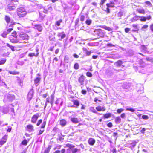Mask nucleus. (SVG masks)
I'll use <instances>...</instances> for the list:
<instances>
[{
    "instance_id": "nucleus-4",
    "label": "nucleus",
    "mask_w": 153,
    "mask_h": 153,
    "mask_svg": "<svg viewBox=\"0 0 153 153\" xmlns=\"http://www.w3.org/2000/svg\"><path fill=\"white\" fill-rule=\"evenodd\" d=\"M19 37L21 40H28L29 38L27 34L24 33H21Z\"/></svg>"
},
{
    "instance_id": "nucleus-52",
    "label": "nucleus",
    "mask_w": 153,
    "mask_h": 153,
    "mask_svg": "<svg viewBox=\"0 0 153 153\" xmlns=\"http://www.w3.org/2000/svg\"><path fill=\"white\" fill-rule=\"evenodd\" d=\"M85 17L83 15H82L80 16V20L81 21L83 22L84 21Z\"/></svg>"
},
{
    "instance_id": "nucleus-36",
    "label": "nucleus",
    "mask_w": 153,
    "mask_h": 153,
    "mask_svg": "<svg viewBox=\"0 0 153 153\" xmlns=\"http://www.w3.org/2000/svg\"><path fill=\"white\" fill-rule=\"evenodd\" d=\"M72 101L74 103V104L75 105H79V102L77 100H73Z\"/></svg>"
},
{
    "instance_id": "nucleus-47",
    "label": "nucleus",
    "mask_w": 153,
    "mask_h": 153,
    "mask_svg": "<svg viewBox=\"0 0 153 153\" xmlns=\"http://www.w3.org/2000/svg\"><path fill=\"white\" fill-rule=\"evenodd\" d=\"M78 149L77 148L72 149H71V152L73 153H75L77 152Z\"/></svg>"
},
{
    "instance_id": "nucleus-48",
    "label": "nucleus",
    "mask_w": 153,
    "mask_h": 153,
    "mask_svg": "<svg viewBox=\"0 0 153 153\" xmlns=\"http://www.w3.org/2000/svg\"><path fill=\"white\" fill-rule=\"evenodd\" d=\"M117 15L118 17H120V18H121V16L123 15V13L122 12H119L118 13ZM120 19V18H119V19Z\"/></svg>"
},
{
    "instance_id": "nucleus-14",
    "label": "nucleus",
    "mask_w": 153,
    "mask_h": 153,
    "mask_svg": "<svg viewBox=\"0 0 153 153\" xmlns=\"http://www.w3.org/2000/svg\"><path fill=\"white\" fill-rule=\"evenodd\" d=\"M78 81L81 84V85L83 84L84 81V78L83 76H82L79 78Z\"/></svg>"
},
{
    "instance_id": "nucleus-1",
    "label": "nucleus",
    "mask_w": 153,
    "mask_h": 153,
    "mask_svg": "<svg viewBox=\"0 0 153 153\" xmlns=\"http://www.w3.org/2000/svg\"><path fill=\"white\" fill-rule=\"evenodd\" d=\"M17 15L19 18L23 17L27 14V12L25 8L21 7L17 8L16 9Z\"/></svg>"
},
{
    "instance_id": "nucleus-17",
    "label": "nucleus",
    "mask_w": 153,
    "mask_h": 153,
    "mask_svg": "<svg viewBox=\"0 0 153 153\" xmlns=\"http://www.w3.org/2000/svg\"><path fill=\"white\" fill-rule=\"evenodd\" d=\"M36 51L37 52V53L36 54H35V53H30L29 54L28 56L30 57H33V56H37L39 54V53L38 52L39 50L38 49H36Z\"/></svg>"
},
{
    "instance_id": "nucleus-5",
    "label": "nucleus",
    "mask_w": 153,
    "mask_h": 153,
    "mask_svg": "<svg viewBox=\"0 0 153 153\" xmlns=\"http://www.w3.org/2000/svg\"><path fill=\"white\" fill-rule=\"evenodd\" d=\"M7 101L9 102H11L15 99L14 95L13 94H8L7 97Z\"/></svg>"
},
{
    "instance_id": "nucleus-23",
    "label": "nucleus",
    "mask_w": 153,
    "mask_h": 153,
    "mask_svg": "<svg viewBox=\"0 0 153 153\" xmlns=\"http://www.w3.org/2000/svg\"><path fill=\"white\" fill-rule=\"evenodd\" d=\"M106 6H107V8H106V11H107V13H110V9H109L108 8L110 7H113V6H110V4L108 3L106 4Z\"/></svg>"
},
{
    "instance_id": "nucleus-42",
    "label": "nucleus",
    "mask_w": 153,
    "mask_h": 153,
    "mask_svg": "<svg viewBox=\"0 0 153 153\" xmlns=\"http://www.w3.org/2000/svg\"><path fill=\"white\" fill-rule=\"evenodd\" d=\"M51 147L50 146L48 147L45 151L44 153H49Z\"/></svg>"
},
{
    "instance_id": "nucleus-25",
    "label": "nucleus",
    "mask_w": 153,
    "mask_h": 153,
    "mask_svg": "<svg viewBox=\"0 0 153 153\" xmlns=\"http://www.w3.org/2000/svg\"><path fill=\"white\" fill-rule=\"evenodd\" d=\"M66 146L67 147H69V149H71L75 147V146L73 144L70 143H67L66 144Z\"/></svg>"
},
{
    "instance_id": "nucleus-21",
    "label": "nucleus",
    "mask_w": 153,
    "mask_h": 153,
    "mask_svg": "<svg viewBox=\"0 0 153 153\" xmlns=\"http://www.w3.org/2000/svg\"><path fill=\"white\" fill-rule=\"evenodd\" d=\"M60 123L62 126H64L66 125V120L64 119H62L60 121Z\"/></svg>"
},
{
    "instance_id": "nucleus-30",
    "label": "nucleus",
    "mask_w": 153,
    "mask_h": 153,
    "mask_svg": "<svg viewBox=\"0 0 153 153\" xmlns=\"http://www.w3.org/2000/svg\"><path fill=\"white\" fill-rule=\"evenodd\" d=\"M71 121L75 123L79 122L78 119L77 118H72L71 119Z\"/></svg>"
},
{
    "instance_id": "nucleus-31",
    "label": "nucleus",
    "mask_w": 153,
    "mask_h": 153,
    "mask_svg": "<svg viewBox=\"0 0 153 153\" xmlns=\"http://www.w3.org/2000/svg\"><path fill=\"white\" fill-rule=\"evenodd\" d=\"M102 28L108 31H111L112 30V29L110 27L105 26H103Z\"/></svg>"
},
{
    "instance_id": "nucleus-3",
    "label": "nucleus",
    "mask_w": 153,
    "mask_h": 153,
    "mask_svg": "<svg viewBox=\"0 0 153 153\" xmlns=\"http://www.w3.org/2000/svg\"><path fill=\"white\" fill-rule=\"evenodd\" d=\"M96 34L100 37L103 38L105 35V33L101 29L96 30L95 31Z\"/></svg>"
},
{
    "instance_id": "nucleus-32",
    "label": "nucleus",
    "mask_w": 153,
    "mask_h": 153,
    "mask_svg": "<svg viewBox=\"0 0 153 153\" xmlns=\"http://www.w3.org/2000/svg\"><path fill=\"white\" fill-rule=\"evenodd\" d=\"M62 22V20L60 19L56 22L55 25L58 26H59L60 25V23Z\"/></svg>"
},
{
    "instance_id": "nucleus-33",
    "label": "nucleus",
    "mask_w": 153,
    "mask_h": 153,
    "mask_svg": "<svg viewBox=\"0 0 153 153\" xmlns=\"http://www.w3.org/2000/svg\"><path fill=\"white\" fill-rule=\"evenodd\" d=\"M10 41L13 43H16L18 42L19 41L17 39H16L13 38L10 39Z\"/></svg>"
},
{
    "instance_id": "nucleus-6",
    "label": "nucleus",
    "mask_w": 153,
    "mask_h": 153,
    "mask_svg": "<svg viewBox=\"0 0 153 153\" xmlns=\"http://www.w3.org/2000/svg\"><path fill=\"white\" fill-rule=\"evenodd\" d=\"M33 89H31L29 91L27 95V98L29 100H30L33 97Z\"/></svg>"
},
{
    "instance_id": "nucleus-58",
    "label": "nucleus",
    "mask_w": 153,
    "mask_h": 153,
    "mask_svg": "<svg viewBox=\"0 0 153 153\" xmlns=\"http://www.w3.org/2000/svg\"><path fill=\"white\" fill-rule=\"evenodd\" d=\"M146 20H149L152 19V17L150 15H149L147 16V17H146Z\"/></svg>"
},
{
    "instance_id": "nucleus-26",
    "label": "nucleus",
    "mask_w": 153,
    "mask_h": 153,
    "mask_svg": "<svg viewBox=\"0 0 153 153\" xmlns=\"http://www.w3.org/2000/svg\"><path fill=\"white\" fill-rule=\"evenodd\" d=\"M121 121V119L119 117H117L115 119V122L117 123H120Z\"/></svg>"
},
{
    "instance_id": "nucleus-64",
    "label": "nucleus",
    "mask_w": 153,
    "mask_h": 153,
    "mask_svg": "<svg viewBox=\"0 0 153 153\" xmlns=\"http://www.w3.org/2000/svg\"><path fill=\"white\" fill-rule=\"evenodd\" d=\"M71 150L70 149H68L66 152H65V153H71Z\"/></svg>"
},
{
    "instance_id": "nucleus-2",
    "label": "nucleus",
    "mask_w": 153,
    "mask_h": 153,
    "mask_svg": "<svg viewBox=\"0 0 153 153\" xmlns=\"http://www.w3.org/2000/svg\"><path fill=\"white\" fill-rule=\"evenodd\" d=\"M54 93L52 94L50 96V98H47L46 99V102L45 105L47 104V103L50 102L51 104L52 105L53 104L54 102Z\"/></svg>"
},
{
    "instance_id": "nucleus-38",
    "label": "nucleus",
    "mask_w": 153,
    "mask_h": 153,
    "mask_svg": "<svg viewBox=\"0 0 153 153\" xmlns=\"http://www.w3.org/2000/svg\"><path fill=\"white\" fill-rule=\"evenodd\" d=\"M8 34L7 31H5L2 34L1 36L4 38H6V35Z\"/></svg>"
},
{
    "instance_id": "nucleus-40",
    "label": "nucleus",
    "mask_w": 153,
    "mask_h": 153,
    "mask_svg": "<svg viewBox=\"0 0 153 153\" xmlns=\"http://www.w3.org/2000/svg\"><path fill=\"white\" fill-rule=\"evenodd\" d=\"M85 53L87 56H89L91 53V51H88L86 49H85Z\"/></svg>"
},
{
    "instance_id": "nucleus-27",
    "label": "nucleus",
    "mask_w": 153,
    "mask_h": 153,
    "mask_svg": "<svg viewBox=\"0 0 153 153\" xmlns=\"http://www.w3.org/2000/svg\"><path fill=\"white\" fill-rule=\"evenodd\" d=\"M140 49L141 50H143L144 51H146L148 49L147 47L143 45L141 46Z\"/></svg>"
},
{
    "instance_id": "nucleus-13",
    "label": "nucleus",
    "mask_w": 153,
    "mask_h": 153,
    "mask_svg": "<svg viewBox=\"0 0 153 153\" xmlns=\"http://www.w3.org/2000/svg\"><path fill=\"white\" fill-rule=\"evenodd\" d=\"M34 26L39 31L41 32L42 31V28L40 25H35Z\"/></svg>"
},
{
    "instance_id": "nucleus-44",
    "label": "nucleus",
    "mask_w": 153,
    "mask_h": 153,
    "mask_svg": "<svg viewBox=\"0 0 153 153\" xmlns=\"http://www.w3.org/2000/svg\"><path fill=\"white\" fill-rule=\"evenodd\" d=\"M92 22V21L91 20H87L85 21V23L88 25H90Z\"/></svg>"
},
{
    "instance_id": "nucleus-9",
    "label": "nucleus",
    "mask_w": 153,
    "mask_h": 153,
    "mask_svg": "<svg viewBox=\"0 0 153 153\" xmlns=\"http://www.w3.org/2000/svg\"><path fill=\"white\" fill-rule=\"evenodd\" d=\"M39 114H36L34 115L32 117L31 122L33 123H35L39 117Z\"/></svg>"
},
{
    "instance_id": "nucleus-61",
    "label": "nucleus",
    "mask_w": 153,
    "mask_h": 153,
    "mask_svg": "<svg viewBox=\"0 0 153 153\" xmlns=\"http://www.w3.org/2000/svg\"><path fill=\"white\" fill-rule=\"evenodd\" d=\"M150 28L151 31L153 32V24H152L150 25Z\"/></svg>"
},
{
    "instance_id": "nucleus-22",
    "label": "nucleus",
    "mask_w": 153,
    "mask_h": 153,
    "mask_svg": "<svg viewBox=\"0 0 153 153\" xmlns=\"http://www.w3.org/2000/svg\"><path fill=\"white\" fill-rule=\"evenodd\" d=\"M27 127L29 131H32L33 130V127L31 125H28L27 126Z\"/></svg>"
},
{
    "instance_id": "nucleus-8",
    "label": "nucleus",
    "mask_w": 153,
    "mask_h": 153,
    "mask_svg": "<svg viewBox=\"0 0 153 153\" xmlns=\"http://www.w3.org/2000/svg\"><path fill=\"white\" fill-rule=\"evenodd\" d=\"M7 136L5 135L0 140V145H2L6 142Z\"/></svg>"
},
{
    "instance_id": "nucleus-41",
    "label": "nucleus",
    "mask_w": 153,
    "mask_h": 153,
    "mask_svg": "<svg viewBox=\"0 0 153 153\" xmlns=\"http://www.w3.org/2000/svg\"><path fill=\"white\" fill-rule=\"evenodd\" d=\"M79 65L78 63H76L74 66V68L75 69H78L79 68Z\"/></svg>"
},
{
    "instance_id": "nucleus-10",
    "label": "nucleus",
    "mask_w": 153,
    "mask_h": 153,
    "mask_svg": "<svg viewBox=\"0 0 153 153\" xmlns=\"http://www.w3.org/2000/svg\"><path fill=\"white\" fill-rule=\"evenodd\" d=\"M136 142L135 141H133L131 143L128 144V146L131 148H134L136 146Z\"/></svg>"
},
{
    "instance_id": "nucleus-53",
    "label": "nucleus",
    "mask_w": 153,
    "mask_h": 153,
    "mask_svg": "<svg viewBox=\"0 0 153 153\" xmlns=\"http://www.w3.org/2000/svg\"><path fill=\"white\" fill-rule=\"evenodd\" d=\"M142 118L143 119L147 120L148 119V117L146 115H143L142 116Z\"/></svg>"
},
{
    "instance_id": "nucleus-62",
    "label": "nucleus",
    "mask_w": 153,
    "mask_h": 153,
    "mask_svg": "<svg viewBox=\"0 0 153 153\" xmlns=\"http://www.w3.org/2000/svg\"><path fill=\"white\" fill-rule=\"evenodd\" d=\"M48 95V94L47 93L45 94H43L42 97L44 98H46Z\"/></svg>"
},
{
    "instance_id": "nucleus-59",
    "label": "nucleus",
    "mask_w": 153,
    "mask_h": 153,
    "mask_svg": "<svg viewBox=\"0 0 153 153\" xmlns=\"http://www.w3.org/2000/svg\"><path fill=\"white\" fill-rule=\"evenodd\" d=\"M42 120L41 119H40L38 121V122L37 123V126H39L40 125V123L42 122Z\"/></svg>"
},
{
    "instance_id": "nucleus-39",
    "label": "nucleus",
    "mask_w": 153,
    "mask_h": 153,
    "mask_svg": "<svg viewBox=\"0 0 153 153\" xmlns=\"http://www.w3.org/2000/svg\"><path fill=\"white\" fill-rule=\"evenodd\" d=\"M140 20L143 22H145L146 20V17L144 16H140Z\"/></svg>"
},
{
    "instance_id": "nucleus-19",
    "label": "nucleus",
    "mask_w": 153,
    "mask_h": 153,
    "mask_svg": "<svg viewBox=\"0 0 153 153\" xmlns=\"http://www.w3.org/2000/svg\"><path fill=\"white\" fill-rule=\"evenodd\" d=\"M96 109L98 111H104L105 110V109L104 107H101L100 106H99L98 107H96Z\"/></svg>"
},
{
    "instance_id": "nucleus-18",
    "label": "nucleus",
    "mask_w": 153,
    "mask_h": 153,
    "mask_svg": "<svg viewBox=\"0 0 153 153\" xmlns=\"http://www.w3.org/2000/svg\"><path fill=\"white\" fill-rule=\"evenodd\" d=\"M122 63L123 62L121 61L118 60L115 63L114 65L117 67H120Z\"/></svg>"
},
{
    "instance_id": "nucleus-51",
    "label": "nucleus",
    "mask_w": 153,
    "mask_h": 153,
    "mask_svg": "<svg viewBox=\"0 0 153 153\" xmlns=\"http://www.w3.org/2000/svg\"><path fill=\"white\" fill-rule=\"evenodd\" d=\"M86 75L88 76V77H91L92 76V74L90 72H88L87 73H86Z\"/></svg>"
},
{
    "instance_id": "nucleus-50",
    "label": "nucleus",
    "mask_w": 153,
    "mask_h": 153,
    "mask_svg": "<svg viewBox=\"0 0 153 153\" xmlns=\"http://www.w3.org/2000/svg\"><path fill=\"white\" fill-rule=\"evenodd\" d=\"M69 57L67 56H65L64 58V60L66 62H68Z\"/></svg>"
},
{
    "instance_id": "nucleus-56",
    "label": "nucleus",
    "mask_w": 153,
    "mask_h": 153,
    "mask_svg": "<svg viewBox=\"0 0 153 153\" xmlns=\"http://www.w3.org/2000/svg\"><path fill=\"white\" fill-rule=\"evenodd\" d=\"M12 36L15 38H17L16 32H14L12 33Z\"/></svg>"
},
{
    "instance_id": "nucleus-63",
    "label": "nucleus",
    "mask_w": 153,
    "mask_h": 153,
    "mask_svg": "<svg viewBox=\"0 0 153 153\" xmlns=\"http://www.w3.org/2000/svg\"><path fill=\"white\" fill-rule=\"evenodd\" d=\"M148 27V25H144L143 26L142 28L143 29H146Z\"/></svg>"
},
{
    "instance_id": "nucleus-57",
    "label": "nucleus",
    "mask_w": 153,
    "mask_h": 153,
    "mask_svg": "<svg viewBox=\"0 0 153 153\" xmlns=\"http://www.w3.org/2000/svg\"><path fill=\"white\" fill-rule=\"evenodd\" d=\"M46 125V122L45 121H44L42 125L41 126V128H44Z\"/></svg>"
},
{
    "instance_id": "nucleus-43",
    "label": "nucleus",
    "mask_w": 153,
    "mask_h": 153,
    "mask_svg": "<svg viewBox=\"0 0 153 153\" xmlns=\"http://www.w3.org/2000/svg\"><path fill=\"white\" fill-rule=\"evenodd\" d=\"M6 61V59H4L0 60V65L4 64L5 63Z\"/></svg>"
},
{
    "instance_id": "nucleus-46",
    "label": "nucleus",
    "mask_w": 153,
    "mask_h": 153,
    "mask_svg": "<svg viewBox=\"0 0 153 153\" xmlns=\"http://www.w3.org/2000/svg\"><path fill=\"white\" fill-rule=\"evenodd\" d=\"M23 145H26L27 144V141L26 140H24L21 143Z\"/></svg>"
},
{
    "instance_id": "nucleus-35",
    "label": "nucleus",
    "mask_w": 153,
    "mask_h": 153,
    "mask_svg": "<svg viewBox=\"0 0 153 153\" xmlns=\"http://www.w3.org/2000/svg\"><path fill=\"white\" fill-rule=\"evenodd\" d=\"M111 117V114L110 113H108L105 114L104 117L105 118H110Z\"/></svg>"
},
{
    "instance_id": "nucleus-54",
    "label": "nucleus",
    "mask_w": 153,
    "mask_h": 153,
    "mask_svg": "<svg viewBox=\"0 0 153 153\" xmlns=\"http://www.w3.org/2000/svg\"><path fill=\"white\" fill-rule=\"evenodd\" d=\"M123 111V109L122 108H120L119 109H118L117 110V111L118 113H120L121 112H122Z\"/></svg>"
},
{
    "instance_id": "nucleus-45",
    "label": "nucleus",
    "mask_w": 153,
    "mask_h": 153,
    "mask_svg": "<svg viewBox=\"0 0 153 153\" xmlns=\"http://www.w3.org/2000/svg\"><path fill=\"white\" fill-rule=\"evenodd\" d=\"M140 18V16H136L133 18V20L136 21L139 19Z\"/></svg>"
},
{
    "instance_id": "nucleus-7",
    "label": "nucleus",
    "mask_w": 153,
    "mask_h": 153,
    "mask_svg": "<svg viewBox=\"0 0 153 153\" xmlns=\"http://www.w3.org/2000/svg\"><path fill=\"white\" fill-rule=\"evenodd\" d=\"M16 6L14 4L11 5H8L7 9V11H11L14 10L16 8Z\"/></svg>"
},
{
    "instance_id": "nucleus-28",
    "label": "nucleus",
    "mask_w": 153,
    "mask_h": 153,
    "mask_svg": "<svg viewBox=\"0 0 153 153\" xmlns=\"http://www.w3.org/2000/svg\"><path fill=\"white\" fill-rule=\"evenodd\" d=\"M41 78L40 77H36L34 80V84H37L40 80Z\"/></svg>"
},
{
    "instance_id": "nucleus-15",
    "label": "nucleus",
    "mask_w": 153,
    "mask_h": 153,
    "mask_svg": "<svg viewBox=\"0 0 153 153\" xmlns=\"http://www.w3.org/2000/svg\"><path fill=\"white\" fill-rule=\"evenodd\" d=\"M17 78V82L19 84V85L22 86L23 85V81L19 77L16 76Z\"/></svg>"
},
{
    "instance_id": "nucleus-29",
    "label": "nucleus",
    "mask_w": 153,
    "mask_h": 153,
    "mask_svg": "<svg viewBox=\"0 0 153 153\" xmlns=\"http://www.w3.org/2000/svg\"><path fill=\"white\" fill-rule=\"evenodd\" d=\"M8 72L10 74L13 75H18L19 74V72H17V71H9Z\"/></svg>"
},
{
    "instance_id": "nucleus-24",
    "label": "nucleus",
    "mask_w": 153,
    "mask_h": 153,
    "mask_svg": "<svg viewBox=\"0 0 153 153\" xmlns=\"http://www.w3.org/2000/svg\"><path fill=\"white\" fill-rule=\"evenodd\" d=\"M5 20L7 23H8L10 21V17L9 16L6 15L5 17Z\"/></svg>"
},
{
    "instance_id": "nucleus-12",
    "label": "nucleus",
    "mask_w": 153,
    "mask_h": 153,
    "mask_svg": "<svg viewBox=\"0 0 153 153\" xmlns=\"http://www.w3.org/2000/svg\"><path fill=\"white\" fill-rule=\"evenodd\" d=\"M57 36L59 37H60L61 39H63L66 37V35L64 33V32H62L58 33Z\"/></svg>"
},
{
    "instance_id": "nucleus-55",
    "label": "nucleus",
    "mask_w": 153,
    "mask_h": 153,
    "mask_svg": "<svg viewBox=\"0 0 153 153\" xmlns=\"http://www.w3.org/2000/svg\"><path fill=\"white\" fill-rule=\"evenodd\" d=\"M126 110L130 111L131 112H134L135 111V110L134 109L132 108H127L126 109Z\"/></svg>"
},
{
    "instance_id": "nucleus-49",
    "label": "nucleus",
    "mask_w": 153,
    "mask_h": 153,
    "mask_svg": "<svg viewBox=\"0 0 153 153\" xmlns=\"http://www.w3.org/2000/svg\"><path fill=\"white\" fill-rule=\"evenodd\" d=\"M145 3L146 5L150 6V7H151L152 6V4L149 1H146L145 2Z\"/></svg>"
},
{
    "instance_id": "nucleus-37",
    "label": "nucleus",
    "mask_w": 153,
    "mask_h": 153,
    "mask_svg": "<svg viewBox=\"0 0 153 153\" xmlns=\"http://www.w3.org/2000/svg\"><path fill=\"white\" fill-rule=\"evenodd\" d=\"M79 19L77 18V19L75 21V26L76 27H78L79 25Z\"/></svg>"
},
{
    "instance_id": "nucleus-60",
    "label": "nucleus",
    "mask_w": 153,
    "mask_h": 153,
    "mask_svg": "<svg viewBox=\"0 0 153 153\" xmlns=\"http://www.w3.org/2000/svg\"><path fill=\"white\" fill-rule=\"evenodd\" d=\"M107 126L109 127H111L112 126V123L110 122L109 123H108L107 124Z\"/></svg>"
},
{
    "instance_id": "nucleus-20",
    "label": "nucleus",
    "mask_w": 153,
    "mask_h": 153,
    "mask_svg": "<svg viewBox=\"0 0 153 153\" xmlns=\"http://www.w3.org/2000/svg\"><path fill=\"white\" fill-rule=\"evenodd\" d=\"M137 11L140 13L144 14L145 13V10L143 9H138L137 10Z\"/></svg>"
},
{
    "instance_id": "nucleus-11",
    "label": "nucleus",
    "mask_w": 153,
    "mask_h": 153,
    "mask_svg": "<svg viewBox=\"0 0 153 153\" xmlns=\"http://www.w3.org/2000/svg\"><path fill=\"white\" fill-rule=\"evenodd\" d=\"M88 142L89 145L93 146L95 143V140L94 139L91 138L89 139Z\"/></svg>"
},
{
    "instance_id": "nucleus-34",
    "label": "nucleus",
    "mask_w": 153,
    "mask_h": 153,
    "mask_svg": "<svg viewBox=\"0 0 153 153\" xmlns=\"http://www.w3.org/2000/svg\"><path fill=\"white\" fill-rule=\"evenodd\" d=\"M6 45L9 47L11 49V50H12V51H15V49H14V47L13 46L10 45L8 43H7L6 44Z\"/></svg>"
},
{
    "instance_id": "nucleus-16",
    "label": "nucleus",
    "mask_w": 153,
    "mask_h": 153,
    "mask_svg": "<svg viewBox=\"0 0 153 153\" xmlns=\"http://www.w3.org/2000/svg\"><path fill=\"white\" fill-rule=\"evenodd\" d=\"M55 104L56 105H62V101L61 99L59 98L57 99L55 102Z\"/></svg>"
}]
</instances>
